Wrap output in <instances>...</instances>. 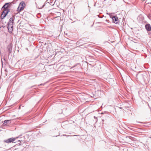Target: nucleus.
<instances>
[{
	"label": "nucleus",
	"mask_w": 151,
	"mask_h": 151,
	"mask_svg": "<svg viewBox=\"0 0 151 151\" xmlns=\"http://www.w3.org/2000/svg\"><path fill=\"white\" fill-rule=\"evenodd\" d=\"M25 6L26 4L24 1H22L21 2L17 8V11L18 12H19L23 10L25 7Z\"/></svg>",
	"instance_id": "1"
},
{
	"label": "nucleus",
	"mask_w": 151,
	"mask_h": 151,
	"mask_svg": "<svg viewBox=\"0 0 151 151\" xmlns=\"http://www.w3.org/2000/svg\"><path fill=\"white\" fill-rule=\"evenodd\" d=\"M9 12V10H7V9L4 10L1 16V19H3L6 15Z\"/></svg>",
	"instance_id": "2"
},
{
	"label": "nucleus",
	"mask_w": 151,
	"mask_h": 151,
	"mask_svg": "<svg viewBox=\"0 0 151 151\" xmlns=\"http://www.w3.org/2000/svg\"><path fill=\"white\" fill-rule=\"evenodd\" d=\"M16 138L14 137H12L9 138L5 140L4 142L7 143H10L14 141L15 140Z\"/></svg>",
	"instance_id": "3"
},
{
	"label": "nucleus",
	"mask_w": 151,
	"mask_h": 151,
	"mask_svg": "<svg viewBox=\"0 0 151 151\" xmlns=\"http://www.w3.org/2000/svg\"><path fill=\"white\" fill-rule=\"evenodd\" d=\"M8 29L10 32H11L13 30V25L8 24Z\"/></svg>",
	"instance_id": "4"
},
{
	"label": "nucleus",
	"mask_w": 151,
	"mask_h": 151,
	"mask_svg": "<svg viewBox=\"0 0 151 151\" xmlns=\"http://www.w3.org/2000/svg\"><path fill=\"white\" fill-rule=\"evenodd\" d=\"M14 16H13L12 17L10 18L9 21L8 23V24L13 25L14 21Z\"/></svg>",
	"instance_id": "5"
},
{
	"label": "nucleus",
	"mask_w": 151,
	"mask_h": 151,
	"mask_svg": "<svg viewBox=\"0 0 151 151\" xmlns=\"http://www.w3.org/2000/svg\"><path fill=\"white\" fill-rule=\"evenodd\" d=\"M112 20L116 24L118 23V18L116 16H114L112 17Z\"/></svg>",
	"instance_id": "6"
},
{
	"label": "nucleus",
	"mask_w": 151,
	"mask_h": 151,
	"mask_svg": "<svg viewBox=\"0 0 151 151\" xmlns=\"http://www.w3.org/2000/svg\"><path fill=\"white\" fill-rule=\"evenodd\" d=\"M10 120H4L3 123L4 126H7L8 124H10L11 122H9Z\"/></svg>",
	"instance_id": "7"
},
{
	"label": "nucleus",
	"mask_w": 151,
	"mask_h": 151,
	"mask_svg": "<svg viewBox=\"0 0 151 151\" xmlns=\"http://www.w3.org/2000/svg\"><path fill=\"white\" fill-rule=\"evenodd\" d=\"M8 4L6 3V4L2 7V9L3 10V11L4 10H5L7 9V10H8Z\"/></svg>",
	"instance_id": "8"
},
{
	"label": "nucleus",
	"mask_w": 151,
	"mask_h": 151,
	"mask_svg": "<svg viewBox=\"0 0 151 151\" xmlns=\"http://www.w3.org/2000/svg\"><path fill=\"white\" fill-rule=\"evenodd\" d=\"M145 28L148 31H150L151 29V27L150 24H147L145 25Z\"/></svg>",
	"instance_id": "9"
},
{
	"label": "nucleus",
	"mask_w": 151,
	"mask_h": 151,
	"mask_svg": "<svg viewBox=\"0 0 151 151\" xmlns=\"http://www.w3.org/2000/svg\"><path fill=\"white\" fill-rule=\"evenodd\" d=\"M8 49L9 52L11 53L12 50V46L11 45H9L8 46Z\"/></svg>",
	"instance_id": "10"
},
{
	"label": "nucleus",
	"mask_w": 151,
	"mask_h": 151,
	"mask_svg": "<svg viewBox=\"0 0 151 151\" xmlns=\"http://www.w3.org/2000/svg\"><path fill=\"white\" fill-rule=\"evenodd\" d=\"M109 114V112H107V111H104V112H102L101 113V114H103V115L106 114V115H104V116H106V118H108L109 117V116L107 115H108Z\"/></svg>",
	"instance_id": "11"
},
{
	"label": "nucleus",
	"mask_w": 151,
	"mask_h": 151,
	"mask_svg": "<svg viewBox=\"0 0 151 151\" xmlns=\"http://www.w3.org/2000/svg\"><path fill=\"white\" fill-rule=\"evenodd\" d=\"M45 83H44V84H40L39 85L40 86H42V85H44L45 84Z\"/></svg>",
	"instance_id": "12"
},
{
	"label": "nucleus",
	"mask_w": 151,
	"mask_h": 151,
	"mask_svg": "<svg viewBox=\"0 0 151 151\" xmlns=\"http://www.w3.org/2000/svg\"><path fill=\"white\" fill-rule=\"evenodd\" d=\"M19 141V142H21V141H20V140H19V141ZM19 145H21V142H20V143H19Z\"/></svg>",
	"instance_id": "13"
},
{
	"label": "nucleus",
	"mask_w": 151,
	"mask_h": 151,
	"mask_svg": "<svg viewBox=\"0 0 151 151\" xmlns=\"http://www.w3.org/2000/svg\"><path fill=\"white\" fill-rule=\"evenodd\" d=\"M94 119H97V117H96L95 116H94Z\"/></svg>",
	"instance_id": "14"
},
{
	"label": "nucleus",
	"mask_w": 151,
	"mask_h": 151,
	"mask_svg": "<svg viewBox=\"0 0 151 151\" xmlns=\"http://www.w3.org/2000/svg\"><path fill=\"white\" fill-rule=\"evenodd\" d=\"M104 120H104V119H102V121L103 122H104Z\"/></svg>",
	"instance_id": "15"
},
{
	"label": "nucleus",
	"mask_w": 151,
	"mask_h": 151,
	"mask_svg": "<svg viewBox=\"0 0 151 151\" xmlns=\"http://www.w3.org/2000/svg\"><path fill=\"white\" fill-rule=\"evenodd\" d=\"M20 106L19 107V109H20Z\"/></svg>",
	"instance_id": "16"
},
{
	"label": "nucleus",
	"mask_w": 151,
	"mask_h": 151,
	"mask_svg": "<svg viewBox=\"0 0 151 151\" xmlns=\"http://www.w3.org/2000/svg\"><path fill=\"white\" fill-rule=\"evenodd\" d=\"M63 136H66V135H63Z\"/></svg>",
	"instance_id": "17"
},
{
	"label": "nucleus",
	"mask_w": 151,
	"mask_h": 151,
	"mask_svg": "<svg viewBox=\"0 0 151 151\" xmlns=\"http://www.w3.org/2000/svg\"><path fill=\"white\" fill-rule=\"evenodd\" d=\"M129 77L131 78L130 77V76H129Z\"/></svg>",
	"instance_id": "18"
},
{
	"label": "nucleus",
	"mask_w": 151,
	"mask_h": 151,
	"mask_svg": "<svg viewBox=\"0 0 151 151\" xmlns=\"http://www.w3.org/2000/svg\"><path fill=\"white\" fill-rule=\"evenodd\" d=\"M1 28V27L0 26V28Z\"/></svg>",
	"instance_id": "19"
}]
</instances>
